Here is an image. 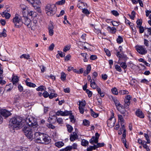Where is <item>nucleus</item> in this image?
I'll return each instance as SVG.
<instances>
[{
	"label": "nucleus",
	"instance_id": "nucleus-1",
	"mask_svg": "<svg viewBox=\"0 0 151 151\" xmlns=\"http://www.w3.org/2000/svg\"><path fill=\"white\" fill-rule=\"evenodd\" d=\"M24 123L23 131L27 137L32 140L34 134L38 130L37 122L32 118L28 117L25 120Z\"/></svg>",
	"mask_w": 151,
	"mask_h": 151
},
{
	"label": "nucleus",
	"instance_id": "nucleus-2",
	"mask_svg": "<svg viewBox=\"0 0 151 151\" xmlns=\"http://www.w3.org/2000/svg\"><path fill=\"white\" fill-rule=\"evenodd\" d=\"M24 120H22L19 117L12 118L9 121V127L11 129H20L22 127L23 124L22 122H24Z\"/></svg>",
	"mask_w": 151,
	"mask_h": 151
},
{
	"label": "nucleus",
	"instance_id": "nucleus-3",
	"mask_svg": "<svg viewBox=\"0 0 151 151\" xmlns=\"http://www.w3.org/2000/svg\"><path fill=\"white\" fill-rule=\"evenodd\" d=\"M45 11L48 16H52L55 12V6L54 4H47L45 7Z\"/></svg>",
	"mask_w": 151,
	"mask_h": 151
},
{
	"label": "nucleus",
	"instance_id": "nucleus-4",
	"mask_svg": "<svg viewBox=\"0 0 151 151\" xmlns=\"http://www.w3.org/2000/svg\"><path fill=\"white\" fill-rule=\"evenodd\" d=\"M13 22L15 27L19 28L23 24L21 17L18 14H15L13 19Z\"/></svg>",
	"mask_w": 151,
	"mask_h": 151
},
{
	"label": "nucleus",
	"instance_id": "nucleus-5",
	"mask_svg": "<svg viewBox=\"0 0 151 151\" xmlns=\"http://www.w3.org/2000/svg\"><path fill=\"white\" fill-rule=\"evenodd\" d=\"M135 48L137 52L141 55H145L147 53V50L144 46L137 45Z\"/></svg>",
	"mask_w": 151,
	"mask_h": 151
},
{
	"label": "nucleus",
	"instance_id": "nucleus-6",
	"mask_svg": "<svg viewBox=\"0 0 151 151\" xmlns=\"http://www.w3.org/2000/svg\"><path fill=\"white\" fill-rule=\"evenodd\" d=\"M111 117L107 121V124L109 127H113L116 122V119L114 118V114L113 112L111 111Z\"/></svg>",
	"mask_w": 151,
	"mask_h": 151
},
{
	"label": "nucleus",
	"instance_id": "nucleus-7",
	"mask_svg": "<svg viewBox=\"0 0 151 151\" xmlns=\"http://www.w3.org/2000/svg\"><path fill=\"white\" fill-rule=\"evenodd\" d=\"M37 142L42 144H48L50 142V139L48 135L45 134L40 141Z\"/></svg>",
	"mask_w": 151,
	"mask_h": 151
},
{
	"label": "nucleus",
	"instance_id": "nucleus-8",
	"mask_svg": "<svg viewBox=\"0 0 151 151\" xmlns=\"http://www.w3.org/2000/svg\"><path fill=\"white\" fill-rule=\"evenodd\" d=\"M95 137L93 136L91 138L89 142L92 145H94V143H98V139L100 136V135L98 133H96Z\"/></svg>",
	"mask_w": 151,
	"mask_h": 151
},
{
	"label": "nucleus",
	"instance_id": "nucleus-9",
	"mask_svg": "<svg viewBox=\"0 0 151 151\" xmlns=\"http://www.w3.org/2000/svg\"><path fill=\"white\" fill-rule=\"evenodd\" d=\"M45 134L41 133L40 132H37L35 133V136L34 137L36 140L38 141H40L43 138Z\"/></svg>",
	"mask_w": 151,
	"mask_h": 151
},
{
	"label": "nucleus",
	"instance_id": "nucleus-10",
	"mask_svg": "<svg viewBox=\"0 0 151 151\" xmlns=\"http://www.w3.org/2000/svg\"><path fill=\"white\" fill-rule=\"evenodd\" d=\"M70 113V111H63L61 110H59L56 112V115L58 116L61 115L65 116L69 115Z\"/></svg>",
	"mask_w": 151,
	"mask_h": 151
},
{
	"label": "nucleus",
	"instance_id": "nucleus-11",
	"mask_svg": "<svg viewBox=\"0 0 151 151\" xmlns=\"http://www.w3.org/2000/svg\"><path fill=\"white\" fill-rule=\"evenodd\" d=\"M1 114L5 118L8 117L11 115V113L9 111L6 109H3L1 111Z\"/></svg>",
	"mask_w": 151,
	"mask_h": 151
},
{
	"label": "nucleus",
	"instance_id": "nucleus-12",
	"mask_svg": "<svg viewBox=\"0 0 151 151\" xmlns=\"http://www.w3.org/2000/svg\"><path fill=\"white\" fill-rule=\"evenodd\" d=\"M24 24L26 25L28 28H30L32 27V23L30 19L26 17L24 18Z\"/></svg>",
	"mask_w": 151,
	"mask_h": 151
},
{
	"label": "nucleus",
	"instance_id": "nucleus-13",
	"mask_svg": "<svg viewBox=\"0 0 151 151\" xmlns=\"http://www.w3.org/2000/svg\"><path fill=\"white\" fill-rule=\"evenodd\" d=\"M53 28L54 27L52 24L50 23L48 27L49 32V35L50 36H52L54 34Z\"/></svg>",
	"mask_w": 151,
	"mask_h": 151
},
{
	"label": "nucleus",
	"instance_id": "nucleus-14",
	"mask_svg": "<svg viewBox=\"0 0 151 151\" xmlns=\"http://www.w3.org/2000/svg\"><path fill=\"white\" fill-rule=\"evenodd\" d=\"M49 92L50 93V94L49 95V98L50 99L56 97L58 96L57 94L54 93L55 91L53 90H49Z\"/></svg>",
	"mask_w": 151,
	"mask_h": 151
},
{
	"label": "nucleus",
	"instance_id": "nucleus-15",
	"mask_svg": "<svg viewBox=\"0 0 151 151\" xmlns=\"http://www.w3.org/2000/svg\"><path fill=\"white\" fill-rule=\"evenodd\" d=\"M78 135L76 132H73L70 135V140L71 141L73 142L78 138Z\"/></svg>",
	"mask_w": 151,
	"mask_h": 151
},
{
	"label": "nucleus",
	"instance_id": "nucleus-16",
	"mask_svg": "<svg viewBox=\"0 0 151 151\" xmlns=\"http://www.w3.org/2000/svg\"><path fill=\"white\" fill-rule=\"evenodd\" d=\"M136 115L138 117L141 118H144L145 116L142 111L139 109L137 110L135 112Z\"/></svg>",
	"mask_w": 151,
	"mask_h": 151
},
{
	"label": "nucleus",
	"instance_id": "nucleus-17",
	"mask_svg": "<svg viewBox=\"0 0 151 151\" xmlns=\"http://www.w3.org/2000/svg\"><path fill=\"white\" fill-rule=\"evenodd\" d=\"M107 30L109 32L112 34H115L116 31L115 27H111L109 26H108L107 27Z\"/></svg>",
	"mask_w": 151,
	"mask_h": 151
},
{
	"label": "nucleus",
	"instance_id": "nucleus-18",
	"mask_svg": "<svg viewBox=\"0 0 151 151\" xmlns=\"http://www.w3.org/2000/svg\"><path fill=\"white\" fill-rule=\"evenodd\" d=\"M123 106L121 104H120L116 106L117 109L122 114H124L125 113V111L122 108Z\"/></svg>",
	"mask_w": 151,
	"mask_h": 151
},
{
	"label": "nucleus",
	"instance_id": "nucleus-19",
	"mask_svg": "<svg viewBox=\"0 0 151 151\" xmlns=\"http://www.w3.org/2000/svg\"><path fill=\"white\" fill-rule=\"evenodd\" d=\"M126 137V134L125 133V132L123 133L122 137V143H123L124 145V146L126 148H127L128 146L126 144V140L125 138Z\"/></svg>",
	"mask_w": 151,
	"mask_h": 151
},
{
	"label": "nucleus",
	"instance_id": "nucleus-20",
	"mask_svg": "<svg viewBox=\"0 0 151 151\" xmlns=\"http://www.w3.org/2000/svg\"><path fill=\"white\" fill-rule=\"evenodd\" d=\"M1 15L3 17H5L6 19H9L11 15L7 12L6 11H4L2 13Z\"/></svg>",
	"mask_w": 151,
	"mask_h": 151
},
{
	"label": "nucleus",
	"instance_id": "nucleus-21",
	"mask_svg": "<svg viewBox=\"0 0 151 151\" xmlns=\"http://www.w3.org/2000/svg\"><path fill=\"white\" fill-rule=\"evenodd\" d=\"M25 83L26 85L30 87L35 88L36 86L35 84L32 83L31 82H28L27 80L25 81Z\"/></svg>",
	"mask_w": 151,
	"mask_h": 151
},
{
	"label": "nucleus",
	"instance_id": "nucleus-22",
	"mask_svg": "<svg viewBox=\"0 0 151 151\" xmlns=\"http://www.w3.org/2000/svg\"><path fill=\"white\" fill-rule=\"evenodd\" d=\"M90 82V86H91L93 89L96 88L98 87L96 84L95 82H94V80H91Z\"/></svg>",
	"mask_w": 151,
	"mask_h": 151
},
{
	"label": "nucleus",
	"instance_id": "nucleus-23",
	"mask_svg": "<svg viewBox=\"0 0 151 151\" xmlns=\"http://www.w3.org/2000/svg\"><path fill=\"white\" fill-rule=\"evenodd\" d=\"M12 80L13 84H15L18 81V78L17 76H13Z\"/></svg>",
	"mask_w": 151,
	"mask_h": 151
},
{
	"label": "nucleus",
	"instance_id": "nucleus-24",
	"mask_svg": "<svg viewBox=\"0 0 151 151\" xmlns=\"http://www.w3.org/2000/svg\"><path fill=\"white\" fill-rule=\"evenodd\" d=\"M69 115V118L70 119V122L72 123H74L75 122V119H74V116L72 114L71 111H70V113Z\"/></svg>",
	"mask_w": 151,
	"mask_h": 151
},
{
	"label": "nucleus",
	"instance_id": "nucleus-25",
	"mask_svg": "<svg viewBox=\"0 0 151 151\" xmlns=\"http://www.w3.org/2000/svg\"><path fill=\"white\" fill-rule=\"evenodd\" d=\"M6 30L5 29H3L2 32L0 33V37H5L6 36Z\"/></svg>",
	"mask_w": 151,
	"mask_h": 151
},
{
	"label": "nucleus",
	"instance_id": "nucleus-26",
	"mask_svg": "<svg viewBox=\"0 0 151 151\" xmlns=\"http://www.w3.org/2000/svg\"><path fill=\"white\" fill-rule=\"evenodd\" d=\"M118 119L119 122H120L121 124H124V119L122 116L121 115H118Z\"/></svg>",
	"mask_w": 151,
	"mask_h": 151
},
{
	"label": "nucleus",
	"instance_id": "nucleus-27",
	"mask_svg": "<svg viewBox=\"0 0 151 151\" xmlns=\"http://www.w3.org/2000/svg\"><path fill=\"white\" fill-rule=\"evenodd\" d=\"M3 77L2 74H0V84L3 85L6 83V82L3 80Z\"/></svg>",
	"mask_w": 151,
	"mask_h": 151
},
{
	"label": "nucleus",
	"instance_id": "nucleus-28",
	"mask_svg": "<svg viewBox=\"0 0 151 151\" xmlns=\"http://www.w3.org/2000/svg\"><path fill=\"white\" fill-rule=\"evenodd\" d=\"M28 16L32 17H34L36 14V13L33 11H30L29 12L28 10H26Z\"/></svg>",
	"mask_w": 151,
	"mask_h": 151
},
{
	"label": "nucleus",
	"instance_id": "nucleus-29",
	"mask_svg": "<svg viewBox=\"0 0 151 151\" xmlns=\"http://www.w3.org/2000/svg\"><path fill=\"white\" fill-rule=\"evenodd\" d=\"M55 145L59 148H60L64 145V143L62 142H58L55 144Z\"/></svg>",
	"mask_w": 151,
	"mask_h": 151
},
{
	"label": "nucleus",
	"instance_id": "nucleus-30",
	"mask_svg": "<svg viewBox=\"0 0 151 151\" xmlns=\"http://www.w3.org/2000/svg\"><path fill=\"white\" fill-rule=\"evenodd\" d=\"M79 106L80 107H85L86 105V102L85 101H79Z\"/></svg>",
	"mask_w": 151,
	"mask_h": 151
},
{
	"label": "nucleus",
	"instance_id": "nucleus-31",
	"mask_svg": "<svg viewBox=\"0 0 151 151\" xmlns=\"http://www.w3.org/2000/svg\"><path fill=\"white\" fill-rule=\"evenodd\" d=\"M118 63L120 64L121 66L123 69H125L127 67V65L125 63L122 62L120 63V62L119 61Z\"/></svg>",
	"mask_w": 151,
	"mask_h": 151
},
{
	"label": "nucleus",
	"instance_id": "nucleus-32",
	"mask_svg": "<svg viewBox=\"0 0 151 151\" xmlns=\"http://www.w3.org/2000/svg\"><path fill=\"white\" fill-rule=\"evenodd\" d=\"M29 57L30 56L29 54H23L20 56V58H24L27 59H28L29 58Z\"/></svg>",
	"mask_w": 151,
	"mask_h": 151
},
{
	"label": "nucleus",
	"instance_id": "nucleus-33",
	"mask_svg": "<svg viewBox=\"0 0 151 151\" xmlns=\"http://www.w3.org/2000/svg\"><path fill=\"white\" fill-rule=\"evenodd\" d=\"M72 149V146H68L67 147L65 148L60 150V151H70Z\"/></svg>",
	"mask_w": 151,
	"mask_h": 151
},
{
	"label": "nucleus",
	"instance_id": "nucleus-34",
	"mask_svg": "<svg viewBox=\"0 0 151 151\" xmlns=\"http://www.w3.org/2000/svg\"><path fill=\"white\" fill-rule=\"evenodd\" d=\"M124 102V106L126 108H128V106L130 104V100H125Z\"/></svg>",
	"mask_w": 151,
	"mask_h": 151
},
{
	"label": "nucleus",
	"instance_id": "nucleus-35",
	"mask_svg": "<svg viewBox=\"0 0 151 151\" xmlns=\"http://www.w3.org/2000/svg\"><path fill=\"white\" fill-rule=\"evenodd\" d=\"M85 4H86L85 3L81 2L77 5V6L80 9H82V8L85 6Z\"/></svg>",
	"mask_w": 151,
	"mask_h": 151
},
{
	"label": "nucleus",
	"instance_id": "nucleus-36",
	"mask_svg": "<svg viewBox=\"0 0 151 151\" xmlns=\"http://www.w3.org/2000/svg\"><path fill=\"white\" fill-rule=\"evenodd\" d=\"M116 41L118 43L120 44L123 42V39L122 37L119 36L116 40Z\"/></svg>",
	"mask_w": 151,
	"mask_h": 151
},
{
	"label": "nucleus",
	"instance_id": "nucleus-37",
	"mask_svg": "<svg viewBox=\"0 0 151 151\" xmlns=\"http://www.w3.org/2000/svg\"><path fill=\"white\" fill-rule=\"evenodd\" d=\"M96 148V145L93 146H90L87 149V151H91L93 149L95 150Z\"/></svg>",
	"mask_w": 151,
	"mask_h": 151
},
{
	"label": "nucleus",
	"instance_id": "nucleus-38",
	"mask_svg": "<svg viewBox=\"0 0 151 151\" xmlns=\"http://www.w3.org/2000/svg\"><path fill=\"white\" fill-rule=\"evenodd\" d=\"M90 112L91 114V116L94 117H97L98 116V114L95 113L92 109H90Z\"/></svg>",
	"mask_w": 151,
	"mask_h": 151
},
{
	"label": "nucleus",
	"instance_id": "nucleus-39",
	"mask_svg": "<svg viewBox=\"0 0 151 151\" xmlns=\"http://www.w3.org/2000/svg\"><path fill=\"white\" fill-rule=\"evenodd\" d=\"M81 143L82 146H85L88 145V142L87 141L83 139L82 140Z\"/></svg>",
	"mask_w": 151,
	"mask_h": 151
},
{
	"label": "nucleus",
	"instance_id": "nucleus-40",
	"mask_svg": "<svg viewBox=\"0 0 151 151\" xmlns=\"http://www.w3.org/2000/svg\"><path fill=\"white\" fill-rule=\"evenodd\" d=\"M81 55L84 58L83 59L84 61L85 62H87L88 61V59L87 58V54L86 53H81Z\"/></svg>",
	"mask_w": 151,
	"mask_h": 151
},
{
	"label": "nucleus",
	"instance_id": "nucleus-41",
	"mask_svg": "<svg viewBox=\"0 0 151 151\" xmlns=\"http://www.w3.org/2000/svg\"><path fill=\"white\" fill-rule=\"evenodd\" d=\"M83 124L86 126H89L90 122L88 120H84L83 122Z\"/></svg>",
	"mask_w": 151,
	"mask_h": 151
},
{
	"label": "nucleus",
	"instance_id": "nucleus-42",
	"mask_svg": "<svg viewBox=\"0 0 151 151\" xmlns=\"http://www.w3.org/2000/svg\"><path fill=\"white\" fill-rule=\"evenodd\" d=\"M66 126L68 129V131L69 132H71L73 129V128L72 127L71 125L69 124H68Z\"/></svg>",
	"mask_w": 151,
	"mask_h": 151
},
{
	"label": "nucleus",
	"instance_id": "nucleus-43",
	"mask_svg": "<svg viewBox=\"0 0 151 151\" xmlns=\"http://www.w3.org/2000/svg\"><path fill=\"white\" fill-rule=\"evenodd\" d=\"M121 95L127 94L129 93L128 91L126 90H121L119 92Z\"/></svg>",
	"mask_w": 151,
	"mask_h": 151
},
{
	"label": "nucleus",
	"instance_id": "nucleus-44",
	"mask_svg": "<svg viewBox=\"0 0 151 151\" xmlns=\"http://www.w3.org/2000/svg\"><path fill=\"white\" fill-rule=\"evenodd\" d=\"M66 75L65 73L63 72L61 73V79L62 81H64L66 78Z\"/></svg>",
	"mask_w": 151,
	"mask_h": 151
},
{
	"label": "nucleus",
	"instance_id": "nucleus-45",
	"mask_svg": "<svg viewBox=\"0 0 151 151\" xmlns=\"http://www.w3.org/2000/svg\"><path fill=\"white\" fill-rule=\"evenodd\" d=\"M122 127L120 129V130L121 132L123 131V133H124V132L125 131V133L126 134V130L125 128L124 127V124H121Z\"/></svg>",
	"mask_w": 151,
	"mask_h": 151
},
{
	"label": "nucleus",
	"instance_id": "nucleus-46",
	"mask_svg": "<svg viewBox=\"0 0 151 151\" xmlns=\"http://www.w3.org/2000/svg\"><path fill=\"white\" fill-rule=\"evenodd\" d=\"M65 0H62L61 1H57L56 4L58 5H62L65 3Z\"/></svg>",
	"mask_w": 151,
	"mask_h": 151
},
{
	"label": "nucleus",
	"instance_id": "nucleus-47",
	"mask_svg": "<svg viewBox=\"0 0 151 151\" xmlns=\"http://www.w3.org/2000/svg\"><path fill=\"white\" fill-rule=\"evenodd\" d=\"M144 136L146 139L147 140V143L149 144L150 143V141L149 139V137L148 135L145 134Z\"/></svg>",
	"mask_w": 151,
	"mask_h": 151
},
{
	"label": "nucleus",
	"instance_id": "nucleus-48",
	"mask_svg": "<svg viewBox=\"0 0 151 151\" xmlns=\"http://www.w3.org/2000/svg\"><path fill=\"white\" fill-rule=\"evenodd\" d=\"M112 93L114 94L117 95L118 94V92L117 89L115 88H113L111 90Z\"/></svg>",
	"mask_w": 151,
	"mask_h": 151
},
{
	"label": "nucleus",
	"instance_id": "nucleus-49",
	"mask_svg": "<svg viewBox=\"0 0 151 151\" xmlns=\"http://www.w3.org/2000/svg\"><path fill=\"white\" fill-rule=\"evenodd\" d=\"M46 126L49 128H51L52 129H54L55 128V127L51 124H47Z\"/></svg>",
	"mask_w": 151,
	"mask_h": 151
},
{
	"label": "nucleus",
	"instance_id": "nucleus-50",
	"mask_svg": "<svg viewBox=\"0 0 151 151\" xmlns=\"http://www.w3.org/2000/svg\"><path fill=\"white\" fill-rule=\"evenodd\" d=\"M86 92L88 94V96L90 98L92 96V93L91 91H90L88 89H87Z\"/></svg>",
	"mask_w": 151,
	"mask_h": 151
},
{
	"label": "nucleus",
	"instance_id": "nucleus-51",
	"mask_svg": "<svg viewBox=\"0 0 151 151\" xmlns=\"http://www.w3.org/2000/svg\"><path fill=\"white\" fill-rule=\"evenodd\" d=\"M135 16V12L134 11H132L131 13V14L130 15L131 19H134Z\"/></svg>",
	"mask_w": 151,
	"mask_h": 151
},
{
	"label": "nucleus",
	"instance_id": "nucleus-52",
	"mask_svg": "<svg viewBox=\"0 0 151 151\" xmlns=\"http://www.w3.org/2000/svg\"><path fill=\"white\" fill-rule=\"evenodd\" d=\"M82 12L86 14H90V12L88 10L86 9H82Z\"/></svg>",
	"mask_w": 151,
	"mask_h": 151
},
{
	"label": "nucleus",
	"instance_id": "nucleus-53",
	"mask_svg": "<svg viewBox=\"0 0 151 151\" xmlns=\"http://www.w3.org/2000/svg\"><path fill=\"white\" fill-rule=\"evenodd\" d=\"M96 143L97 144V145H96V148H97L99 147H103V146H104V143H98V142Z\"/></svg>",
	"mask_w": 151,
	"mask_h": 151
},
{
	"label": "nucleus",
	"instance_id": "nucleus-54",
	"mask_svg": "<svg viewBox=\"0 0 151 151\" xmlns=\"http://www.w3.org/2000/svg\"><path fill=\"white\" fill-rule=\"evenodd\" d=\"M36 90L37 91H42L44 90V87L43 86H41L37 88Z\"/></svg>",
	"mask_w": 151,
	"mask_h": 151
},
{
	"label": "nucleus",
	"instance_id": "nucleus-55",
	"mask_svg": "<svg viewBox=\"0 0 151 151\" xmlns=\"http://www.w3.org/2000/svg\"><path fill=\"white\" fill-rule=\"evenodd\" d=\"M70 48V46L67 45L63 49V51L66 52V51L69 50Z\"/></svg>",
	"mask_w": 151,
	"mask_h": 151
},
{
	"label": "nucleus",
	"instance_id": "nucleus-56",
	"mask_svg": "<svg viewBox=\"0 0 151 151\" xmlns=\"http://www.w3.org/2000/svg\"><path fill=\"white\" fill-rule=\"evenodd\" d=\"M111 13L114 16H117L119 15V14L118 12L115 10H113L111 12Z\"/></svg>",
	"mask_w": 151,
	"mask_h": 151
},
{
	"label": "nucleus",
	"instance_id": "nucleus-57",
	"mask_svg": "<svg viewBox=\"0 0 151 151\" xmlns=\"http://www.w3.org/2000/svg\"><path fill=\"white\" fill-rule=\"evenodd\" d=\"M42 95L45 98H47L48 96L49 97V94L48 92L45 91L43 93Z\"/></svg>",
	"mask_w": 151,
	"mask_h": 151
},
{
	"label": "nucleus",
	"instance_id": "nucleus-58",
	"mask_svg": "<svg viewBox=\"0 0 151 151\" xmlns=\"http://www.w3.org/2000/svg\"><path fill=\"white\" fill-rule=\"evenodd\" d=\"M137 24V25H139V26H141L142 23V20L138 19L136 22Z\"/></svg>",
	"mask_w": 151,
	"mask_h": 151
},
{
	"label": "nucleus",
	"instance_id": "nucleus-59",
	"mask_svg": "<svg viewBox=\"0 0 151 151\" xmlns=\"http://www.w3.org/2000/svg\"><path fill=\"white\" fill-rule=\"evenodd\" d=\"M115 68L117 71L119 72H121L122 71V70L120 66L116 65H115Z\"/></svg>",
	"mask_w": 151,
	"mask_h": 151
},
{
	"label": "nucleus",
	"instance_id": "nucleus-60",
	"mask_svg": "<svg viewBox=\"0 0 151 151\" xmlns=\"http://www.w3.org/2000/svg\"><path fill=\"white\" fill-rule=\"evenodd\" d=\"M58 54L61 57H63L65 56V54L64 53H63L61 51H58Z\"/></svg>",
	"mask_w": 151,
	"mask_h": 151
},
{
	"label": "nucleus",
	"instance_id": "nucleus-61",
	"mask_svg": "<svg viewBox=\"0 0 151 151\" xmlns=\"http://www.w3.org/2000/svg\"><path fill=\"white\" fill-rule=\"evenodd\" d=\"M78 108L80 113L82 114H83L84 111V107H80V106H79Z\"/></svg>",
	"mask_w": 151,
	"mask_h": 151
},
{
	"label": "nucleus",
	"instance_id": "nucleus-62",
	"mask_svg": "<svg viewBox=\"0 0 151 151\" xmlns=\"http://www.w3.org/2000/svg\"><path fill=\"white\" fill-rule=\"evenodd\" d=\"M57 118V122L59 124H61L63 123V120L61 118Z\"/></svg>",
	"mask_w": 151,
	"mask_h": 151
},
{
	"label": "nucleus",
	"instance_id": "nucleus-63",
	"mask_svg": "<svg viewBox=\"0 0 151 151\" xmlns=\"http://www.w3.org/2000/svg\"><path fill=\"white\" fill-rule=\"evenodd\" d=\"M18 88L19 91L20 92L22 91L23 90V87L20 85H19Z\"/></svg>",
	"mask_w": 151,
	"mask_h": 151
},
{
	"label": "nucleus",
	"instance_id": "nucleus-64",
	"mask_svg": "<svg viewBox=\"0 0 151 151\" xmlns=\"http://www.w3.org/2000/svg\"><path fill=\"white\" fill-rule=\"evenodd\" d=\"M142 146H143V147L144 148L146 149V150L147 151H150V149L149 147H148V146L146 144L144 145L143 144V145Z\"/></svg>",
	"mask_w": 151,
	"mask_h": 151
}]
</instances>
